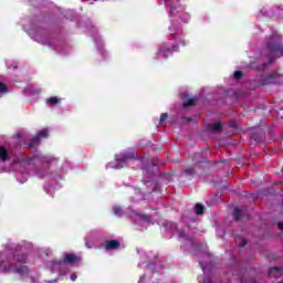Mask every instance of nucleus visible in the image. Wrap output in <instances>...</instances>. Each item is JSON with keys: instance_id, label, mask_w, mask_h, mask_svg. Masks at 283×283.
<instances>
[{"instance_id": "31", "label": "nucleus", "mask_w": 283, "mask_h": 283, "mask_svg": "<svg viewBox=\"0 0 283 283\" xmlns=\"http://www.w3.org/2000/svg\"><path fill=\"white\" fill-rule=\"evenodd\" d=\"M186 120H188V123L191 120L190 118H186Z\"/></svg>"}, {"instance_id": "28", "label": "nucleus", "mask_w": 283, "mask_h": 283, "mask_svg": "<svg viewBox=\"0 0 283 283\" xmlns=\"http://www.w3.org/2000/svg\"><path fill=\"white\" fill-rule=\"evenodd\" d=\"M203 283H211V277H205Z\"/></svg>"}, {"instance_id": "27", "label": "nucleus", "mask_w": 283, "mask_h": 283, "mask_svg": "<svg viewBox=\"0 0 283 283\" xmlns=\"http://www.w3.org/2000/svg\"><path fill=\"white\" fill-rule=\"evenodd\" d=\"M277 229H280V231H283V223L282 222L277 223Z\"/></svg>"}, {"instance_id": "5", "label": "nucleus", "mask_w": 283, "mask_h": 283, "mask_svg": "<svg viewBox=\"0 0 283 283\" xmlns=\"http://www.w3.org/2000/svg\"><path fill=\"white\" fill-rule=\"evenodd\" d=\"M174 52H178V44H172V49L167 48V45H163L159 49L158 54L160 56H163L164 59H167L168 56H171V54H174Z\"/></svg>"}, {"instance_id": "32", "label": "nucleus", "mask_w": 283, "mask_h": 283, "mask_svg": "<svg viewBox=\"0 0 283 283\" xmlns=\"http://www.w3.org/2000/svg\"><path fill=\"white\" fill-rule=\"evenodd\" d=\"M155 189H158V185H155Z\"/></svg>"}, {"instance_id": "23", "label": "nucleus", "mask_w": 283, "mask_h": 283, "mask_svg": "<svg viewBox=\"0 0 283 283\" xmlns=\"http://www.w3.org/2000/svg\"><path fill=\"white\" fill-rule=\"evenodd\" d=\"M113 211H114L115 216H120V213H123V210L120 209V207H114Z\"/></svg>"}, {"instance_id": "30", "label": "nucleus", "mask_w": 283, "mask_h": 283, "mask_svg": "<svg viewBox=\"0 0 283 283\" xmlns=\"http://www.w3.org/2000/svg\"><path fill=\"white\" fill-rule=\"evenodd\" d=\"M164 1H165V6H167V1H168V0H164Z\"/></svg>"}, {"instance_id": "8", "label": "nucleus", "mask_w": 283, "mask_h": 283, "mask_svg": "<svg viewBox=\"0 0 283 283\" xmlns=\"http://www.w3.org/2000/svg\"><path fill=\"white\" fill-rule=\"evenodd\" d=\"M282 275H283L282 266L270 268L269 277H282Z\"/></svg>"}, {"instance_id": "6", "label": "nucleus", "mask_w": 283, "mask_h": 283, "mask_svg": "<svg viewBox=\"0 0 283 283\" xmlns=\"http://www.w3.org/2000/svg\"><path fill=\"white\" fill-rule=\"evenodd\" d=\"M105 251H118L120 249V241L118 240H108L105 242L104 245Z\"/></svg>"}, {"instance_id": "26", "label": "nucleus", "mask_w": 283, "mask_h": 283, "mask_svg": "<svg viewBox=\"0 0 283 283\" xmlns=\"http://www.w3.org/2000/svg\"><path fill=\"white\" fill-rule=\"evenodd\" d=\"M77 277H78V275L76 273L71 274L72 282H76Z\"/></svg>"}, {"instance_id": "16", "label": "nucleus", "mask_w": 283, "mask_h": 283, "mask_svg": "<svg viewBox=\"0 0 283 283\" xmlns=\"http://www.w3.org/2000/svg\"><path fill=\"white\" fill-rule=\"evenodd\" d=\"M233 218L237 221L242 220V210H240V208H234Z\"/></svg>"}, {"instance_id": "4", "label": "nucleus", "mask_w": 283, "mask_h": 283, "mask_svg": "<svg viewBox=\"0 0 283 283\" xmlns=\"http://www.w3.org/2000/svg\"><path fill=\"white\" fill-rule=\"evenodd\" d=\"M117 160V166L116 169H123V165L126 163H129V160H136V153L134 151H124L118 155L116 158Z\"/></svg>"}, {"instance_id": "11", "label": "nucleus", "mask_w": 283, "mask_h": 283, "mask_svg": "<svg viewBox=\"0 0 283 283\" xmlns=\"http://www.w3.org/2000/svg\"><path fill=\"white\" fill-rule=\"evenodd\" d=\"M45 103H46V105L52 107L54 105H59V103H61V99L56 96H51V97L46 98Z\"/></svg>"}, {"instance_id": "2", "label": "nucleus", "mask_w": 283, "mask_h": 283, "mask_svg": "<svg viewBox=\"0 0 283 283\" xmlns=\"http://www.w3.org/2000/svg\"><path fill=\"white\" fill-rule=\"evenodd\" d=\"M2 271L4 273H17L18 275H28V273H30V268H28V265L19 266L14 263H10L8 265H3Z\"/></svg>"}, {"instance_id": "29", "label": "nucleus", "mask_w": 283, "mask_h": 283, "mask_svg": "<svg viewBox=\"0 0 283 283\" xmlns=\"http://www.w3.org/2000/svg\"><path fill=\"white\" fill-rule=\"evenodd\" d=\"M180 43H181V45H187L186 41H181Z\"/></svg>"}, {"instance_id": "7", "label": "nucleus", "mask_w": 283, "mask_h": 283, "mask_svg": "<svg viewBox=\"0 0 283 283\" xmlns=\"http://www.w3.org/2000/svg\"><path fill=\"white\" fill-rule=\"evenodd\" d=\"M75 262H81V258H78L74 253H65L64 254V259H63L64 264H74Z\"/></svg>"}, {"instance_id": "17", "label": "nucleus", "mask_w": 283, "mask_h": 283, "mask_svg": "<svg viewBox=\"0 0 283 283\" xmlns=\"http://www.w3.org/2000/svg\"><path fill=\"white\" fill-rule=\"evenodd\" d=\"M48 136H49L48 128H44V129L38 132V134H36V137L40 138V139L41 138H48Z\"/></svg>"}, {"instance_id": "10", "label": "nucleus", "mask_w": 283, "mask_h": 283, "mask_svg": "<svg viewBox=\"0 0 283 283\" xmlns=\"http://www.w3.org/2000/svg\"><path fill=\"white\" fill-rule=\"evenodd\" d=\"M207 129L209 132H222V124L220 122L208 124Z\"/></svg>"}, {"instance_id": "1", "label": "nucleus", "mask_w": 283, "mask_h": 283, "mask_svg": "<svg viewBox=\"0 0 283 283\" xmlns=\"http://www.w3.org/2000/svg\"><path fill=\"white\" fill-rule=\"evenodd\" d=\"M259 61L261 63L256 65V70L264 72L269 65L275 63V59H282L283 56V42L282 35L273 33L265 39L263 46L259 53Z\"/></svg>"}, {"instance_id": "25", "label": "nucleus", "mask_w": 283, "mask_h": 283, "mask_svg": "<svg viewBox=\"0 0 283 283\" xmlns=\"http://www.w3.org/2000/svg\"><path fill=\"white\" fill-rule=\"evenodd\" d=\"M247 247V239H242L241 243L239 244V249Z\"/></svg>"}, {"instance_id": "3", "label": "nucleus", "mask_w": 283, "mask_h": 283, "mask_svg": "<svg viewBox=\"0 0 283 283\" xmlns=\"http://www.w3.org/2000/svg\"><path fill=\"white\" fill-rule=\"evenodd\" d=\"M281 74H279L277 72H272L268 74L265 77L261 78L260 85H281Z\"/></svg>"}, {"instance_id": "20", "label": "nucleus", "mask_w": 283, "mask_h": 283, "mask_svg": "<svg viewBox=\"0 0 283 283\" xmlns=\"http://www.w3.org/2000/svg\"><path fill=\"white\" fill-rule=\"evenodd\" d=\"M168 117H169V115L167 113H161V115L159 117L160 125H163V123H165Z\"/></svg>"}, {"instance_id": "19", "label": "nucleus", "mask_w": 283, "mask_h": 283, "mask_svg": "<svg viewBox=\"0 0 283 283\" xmlns=\"http://www.w3.org/2000/svg\"><path fill=\"white\" fill-rule=\"evenodd\" d=\"M7 92H8V85L0 82V94H7Z\"/></svg>"}, {"instance_id": "24", "label": "nucleus", "mask_w": 283, "mask_h": 283, "mask_svg": "<svg viewBox=\"0 0 283 283\" xmlns=\"http://www.w3.org/2000/svg\"><path fill=\"white\" fill-rule=\"evenodd\" d=\"M142 220H145L146 222H151V216L149 214H143Z\"/></svg>"}, {"instance_id": "15", "label": "nucleus", "mask_w": 283, "mask_h": 283, "mask_svg": "<svg viewBox=\"0 0 283 283\" xmlns=\"http://www.w3.org/2000/svg\"><path fill=\"white\" fill-rule=\"evenodd\" d=\"M198 103V97L189 98L188 101L184 102V107H193Z\"/></svg>"}, {"instance_id": "12", "label": "nucleus", "mask_w": 283, "mask_h": 283, "mask_svg": "<svg viewBox=\"0 0 283 283\" xmlns=\"http://www.w3.org/2000/svg\"><path fill=\"white\" fill-rule=\"evenodd\" d=\"M36 145H41V139L38 136L33 137L30 140V143L28 144V147H29V149H34V147H36Z\"/></svg>"}, {"instance_id": "9", "label": "nucleus", "mask_w": 283, "mask_h": 283, "mask_svg": "<svg viewBox=\"0 0 283 283\" xmlns=\"http://www.w3.org/2000/svg\"><path fill=\"white\" fill-rule=\"evenodd\" d=\"M0 160H2V163H7V160H10V156L8 155V148H6V146H0Z\"/></svg>"}, {"instance_id": "21", "label": "nucleus", "mask_w": 283, "mask_h": 283, "mask_svg": "<svg viewBox=\"0 0 283 283\" xmlns=\"http://www.w3.org/2000/svg\"><path fill=\"white\" fill-rule=\"evenodd\" d=\"M178 238H180L181 240H188L189 235L185 231H179Z\"/></svg>"}, {"instance_id": "14", "label": "nucleus", "mask_w": 283, "mask_h": 283, "mask_svg": "<svg viewBox=\"0 0 283 283\" xmlns=\"http://www.w3.org/2000/svg\"><path fill=\"white\" fill-rule=\"evenodd\" d=\"M195 213L196 216H202L205 213V206L202 203H196Z\"/></svg>"}, {"instance_id": "18", "label": "nucleus", "mask_w": 283, "mask_h": 283, "mask_svg": "<svg viewBox=\"0 0 283 283\" xmlns=\"http://www.w3.org/2000/svg\"><path fill=\"white\" fill-rule=\"evenodd\" d=\"M185 174H186V176H193V174H196V168H193V167H187V168L185 169Z\"/></svg>"}, {"instance_id": "22", "label": "nucleus", "mask_w": 283, "mask_h": 283, "mask_svg": "<svg viewBox=\"0 0 283 283\" xmlns=\"http://www.w3.org/2000/svg\"><path fill=\"white\" fill-rule=\"evenodd\" d=\"M244 74L242 73V71H235L234 72V78H237V81H240V78H242Z\"/></svg>"}, {"instance_id": "13", "label": "nucleus", "mask_w": 283, "mask_h": 283, "mask_svg": "<svg viewBox=\"0 0 283 283\" xmlns=\"http://www.w3.org/2000/svg\"><path fill=\"white\" fill-rule=\"evenodd\" d=\"M14 260L18 264H28V255L25 254L14 255Z\"/></svg>"}]
</instances>
